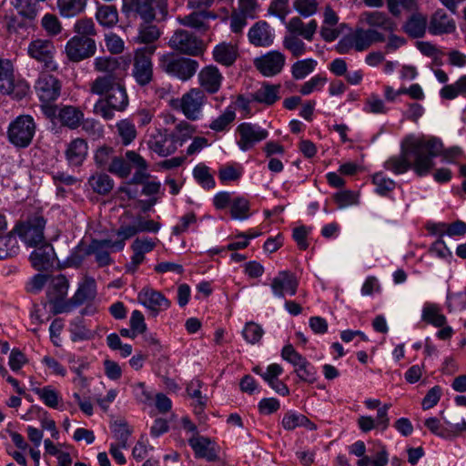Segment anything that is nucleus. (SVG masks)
I'll use <instances>...</instances> for the list:
<instances>
[{
  "label": "nucleus",
  "instance_id": "nucleus-1",
  "mask_svg": "<svg viewBox=\"0 0 466 466\" xmlns=\"http://www.w3.org/2000/svg\"><path fill=\"white\" fill-rule=\"evenodd\" d=\"M119 66L118 59L111 56H99L94 61L95 69L106 74L89 84V92L100 96L94 105L93 112L105 120L113 119L115 112L125 111L129 103L126 87L116 73Z\"/></svg>",
  "mask_w": 466,
  "mask_h": 466
},
{
  "label": "nucleus",
  "instance_id": "nucleus-2",
  "mask_svg": "<svg viewBox=\"0 0 466 466\" xmlns=\"http://www.w3.org/2000/svg\"><path fill=\"white\" fill-rule=\"evenodd\" d=\"M442 148L441 141L435 137L415 140L402 147L399 156L388 159L384 167L395 174H403L412 167L418 176L422 177L431 170L433 158L442 152Z\"/></svg>",
  "mask_w": 466,
  "mask_h": 466
},
{
  "label": "nucleus",
  "instance_id": "nucleus-3",
  "mask_svg": "<svg viewBox=\"0 0 466 466\" xmlns=\"http://www.w3.org/2000/svg\"><path fill=\"white\" fill-rule=\"evenodd\" d=\"M120 10L127 19L162 23L168 17V0H121Z\"/></svg>",
  "mask_w": 466,
  "mask_h": 466
},
{
  "label": "nucleus",
  "instance_id": "nucleus-4",
  "mask_svg": "<svg viewBox=\"0 0 466 466\" xmlns=\"http://www.w3.org/2000/svg\"><path fill=\"white\" fill-rule=\"evenodd\" d=\"M386 36L377 29L356 28L344 35L338 43L336 49L339 54H348L351 49L357 52L368 50L373 44L383 43Z\"/></svg>",
  "mask_w": 466,
  "mask_h": 466
},
{
  "label": "nucleus",
  "instance_id": "nucleus-5",
  "mask_svg": "<svg viewBox=\"0 0 466 466\" xmlns=\"http://www.w3.org/2000/svg\"><path fill=\"white\" fill-rule=\"evenodd\" d=\"M159 66L167 74L182 81L190 79L198 68V63L190 58L177 56L167 53L160 56Z\"/></svg>",
  "mask_w": 466,
  "mask_h": 466
},
{
  "label": "nucleus",
  "instance_id": "nucleus-6",
  "mask_svg": "<svg viewBox=\"0 0 466 466\" xmlns=\"http://www.w3.org/2000/svg\"><path fill=\"white\" fill-rule=\"evenodd\" d=\"M46 219L40 213L28 216L14 230L27 246H37L45 240Z\"/></svg>",
  "mask_w": 466,
  "mask_h": 466
},
{
  "label": "nucleus",
  "instance_id": "nucleus-7",
  "mask_svg": "<svg viewBox=\"0 0 466 466\" xmlns=\"http://www.w3.org/2000/svg\"><path fill=\"white\" fill-rule=\"evenodd\" d=\"M35 124L32 116L24 115L16 117L8 127L9 141L17 147H26L32 142Z\"/></svg>",
  "mask_w": 466,
  "mask_h": 466
},
{
  "label": "nucleus",
  "instance_id": "nucleus-8",
  "mask_svg": "<svg viewBox=\"0 0 466 466\" xmlns=\"http://www.w3.org/2000/svg\"><path fill=\"white\" fill-rule=\"evenodd\" d=\"M207 101V96L200 88H191L175 103L176 108H179L187 119L196 121L200 118L202 108Z\"/></svg>",
  "mask_w": 466,
  "mask_h": 466
},
{
  "label": "nucleus",
  "instance_id": "nucleus-9",
  "mask_svg": "<svg viewBox=\"0 0 466 466\" xmlns=\"http://www.w3.org/2000/svg\"><path fill=\"white\" fill-rule=\"evenodd\" d=\"M460 410H453L448 414L444 420L449 425H453L452 429L445 428L437 418H429L425 420V427L433 434L443 438L452 439L459 435L460 432L466 431V421L463 418H461L459 422Z\"/></svg>",
  "mask_w": 466,
  "mask_h": 466
},
{
  "label": "nucleus",
  "instance_id": "nucleus-10",
  "mask_svg": "<svg viewBox=\"0 0 466 466\" xmlns=\"http://www.w3.org/2000/svg\"><path fill=\"white\" fill-rule=\"evenodd\" d=\"M281 357L294 367V371L299 380L313 383L316 380V370L305 357L299 354L290 344L286 345L281 351Z\"/></svg>",
  "mask_w": 466,
  "mask_h": 466
},
{
  "label": "nucleus",
  "instance_id": "nucleus-11",
  "mask_svg": "<svg viewBox=\"0 0 466 466\" xmlns=\"http://www.w3.org/2000/svg\"><path fill=\"white\" fill-rule=\"evenodd\" d=\"M156 51V46H148L137 49L135 54L133 65V76L140 86L149 84L153 78L151 56Z\"/></svg>",
  "mask_w": 466,
  "mask_h": 466
},
{
  "label": "nucleus",
  "instance_id": "nucleus-12",
  "mask_svg": "<svg viewBox=\"0 0 466 466\" xmlns=\"http://www.w3.org/2000/svg\"><path fill=\"white\" fill-rule=\"evenodd\" d=\"M179 137L167 129H156L147 140L148 148L160 157H167L177 149Z\"/></svg>",
  "mask_w": 466,
  "mask_h": 466
},
{
  "label": "nucleus",
  "instance_id": "nucleus-13",
  "mask_svg": "<svg viewBox=\"0 0 466 466\" xmlns=\"http://www.w3.org/2000/svg\"><path fill=\"white\" fill-rule=\"evenodd\" d=\"M29 56L43 65L46 71H56L57 64L54 59L56 48L52 41L46 39H35L27 48Z\"/></svg>",
  "mask_w": 466,
  "mask_h": 466
},
{
  "label": "nucleus",
  "instance_id": "nucleus-14",
  "mask_svg": "<svg viewBox=\"0 0 466 466\" xmlns=\"http://www.w3.org/2000/svg\"><path fill=\"white\" fill-rule=\"evenodd\" d=\"M66 54L72 62H80L93 56L96 45L93 38L86 35H75L66 45Z\"/></svg>",
  "mask_w": 466,
  "mask_h": 466
},
{
  "label": "nucleus",
  "instance_id": "nucleus-15",
  "mask_svg": "<svg viewBox=\"0 0 466 466\" xmlns=\"http://www.w3.org/2000/svg\"><path fill=\"white\" fill-rule=\"evenodd\" d=\"M168 45L172 49L189 56H198L204 49L203 42L184 29L176 30L170 37Z\"/></svg>",
  "mask_w": 466,
  "mask_h": 466
},
{
  "label": "nucleus",
  "instance_id": "nucleus-16",
  "mask_svg": "<svg viewBox=\"0 0 466 466\" xmlns=\"http://www.w3.org/2000/svg\"><path fill=\"white\" fill-rule=\"evenodd\" d=\"M255 68L266 77L280 74L286 64V56L278 50L268 51L253 61Z\"/></svg>",
  "mask_w": 466,
  "mask_h": 466
},
{
  "label": "nucleus",
  "instance_id": "nucleus-17",
  "mask_svg": "<svg viewBox=\"0 0 466 466\" xmlns=\"http://www.w3.org/2000/svg\"><path fill=\"white\" fill-rule=\"evenodd\" d=\"M96 295V285L93 278L86 277L79 284L74 296L65 303H60L57 307L58 312H69L73 309L84 304L86 301L93 300Z\"/></svg>",
  "mask_w": 466,
  "mask_h": 466
},
{
  "label": "nucleus",
  "instance_id": "nucleus-18",
  "mask_svg": "<svg viewBox=\"0 0 466 466\" xmlns=\"http://www.w3.org/2000/svg\"><path fill=\"white\" fill-rule=\"evenodd\" d=\"M35 88L42 103H50L59 97L61 82L52 75L42 73L35 83Z\"/></svg>",
  "mask_w": 466,
  "mask_h": 466
},
{
  "label": "nucleus",
  "instance_id": "nucleus-19",
  "mask_svg": "<svg viewBox=\"0 0 466 466\" xmlns=\"http://www.w3.org/2000/svg\"><path fill=\"white\" fill-rule=\"evenodd\" d=\"M270 286L276 297L284 298L286 295L294 296L296 294L299 281L292 272L283 270L273 278Z\"/></svg>",
  "mask_w": 466,
  "mask_h": 466
},
{
  "label": "nucleus",
  "instance_id": "nucleus-20",
  "mask_svg": "<svg viewBox=\"0 0 466 466\" xmlns=\"http://www.w3.org/2000/svg\"><path fill=\"white\" fill-rule=\"evenodd\" d=\"M240 139L238 142L241 150L250 149L257 142L264 140L268 137V131L250 123H242L238 127Z\"/></svg>",
  "mask_w": 466,
  "mask_h": 466
},
{
  "label": "nucleus",
  "instance_id": "nucleus-21",
  "mask_svg": "<svg viewBox=\"0 0 466 466\" xmlns=\"http://www.w3.org/2000/svg\"><path fill=\"white\" fill-rule=\"evenodd\" d=\"M249 43L256 47H268L274 42L270 25L263 20L256 22L248 32Z\"/></svg>",
  "mask_w": 466,
  "mask_h": 466
},
{
  "label": "nucleus",
  "instance_id": "nucleus-22",
  "mask_svg": "<svg viewBox=\"0 0 466 466\" xmlns=\"http://www.w3.org/2000/svg\"><path fill=\"white\" fill-rule=\"evenodd\" d=\"M216 18L217 15L214 12L208 10H196L183 17H178L177 21L181 25L204 33L209 29V20Z\"/></svg>",
  "mask_w": 466,
  "mask_h": 466
},
{
  "label": "nucleus",
  "instance_id": "nucleus-23",
  "mask_svg": "<svg viewBox=\"0 0 466 466\" xmlns=\"http://www.w3.org/2000/svg\"><path fill=\"white\" fill-rule=\"evenodd\" d=\"M139 301L147 307L154 316L159 311L169 308V300L159 291L144 289L138 293Z\"/></svg>",
  "mask_w": 466,
  "mask_h": 466
},
{
  "label": "nucleus",
  "instance_id": "nucleus-24",
  "mask_svg": "<svg viewBox=\"0 0 466 466\" xmlns=\"http://www.w3.org/2000/svg\"><path fill=\"white\" fill-rule=\"evenodd\" d=\"M35 248L30 256L32 266L36 270H45L53 266L55 252L51 244L45 240L34 246Z\"/></svg>",
  "mask_w": 466,
  "mask_h": 466
},
{
  "label": "nucleus",
  "instance_id": "nucleus-25",
  "mask_svg": "<svg viewBox=\"0 0 466 466\" xmlns=\"http://www.w3.org/2000/svg\"><path fill=\"white\" fill-rule=\"evenodd\" d=\"M360 21L371 29L380 28L390 33L397 29L396 22L380 11L364 12L360 15Z\"/></svg>",
  "mask_w": 466,
  "mask_h": 466
},
{
  "label": "nucleus",
  "instance_id": "nucleus-26",
  "mask_svg": "<svg viewBox=\"0 0 466 466\" xmlns=\"http://www.w3.org/2000/svg\"><path fill=\"white\" fill-rule=\"evenodd\" d=\"M18 243L13 231L7 230L5 216L0 215V259L15 256L18 251Z\"/></svg>",
  "mask_w": 466,
  "mask_h": 466
},
{
  "label": "nucleus",
  "instance_id": "nucleus-27",
  "mask_svg": "<svg viewBox=\"0 0 466 466\" xmlns=\"http://www.w3.org/2000/svg\"><path fill=\"white\" fill-rule=\"evenodd\" d=\"M223 80V76L217 66H208L202 68L198 74V81L203 91L208 94H216Z\"/></svg>",
  "mask_w": 466,
  "mask_h": 466
},
{
  "label": "nucleus",
  "instance_id": "nucleus-28",
  "mask_svg": "<svg viewBox=\"0 0 466 466\" xmlns=\"http://www.w3.org/2000/svg\"><path fill=\"white\" fill-rule=\"evenodd\" d=\"M69 288V282L66 276L59 274L52 278L51 282L48 287L47 296L49 301L54 304L55 312L59 313L57 311V307L60 303H65L66 300H64L66 298Z\"/></svg>",
  "mask_w": 466,
  "mask_h": 466
},
{
  "label": "nucleus",
  "instance_id": "nucleus-29",
  "mask_svg": "<svg viewBox=\"0 0 466 466\" xmlns=\"http://www.w3.org/2000/svg\"><path fill=\"white\" fill-rule=\"evenodd\" d=\"M289 35L301 36L308 41H311L318 28L316 20H310L308 24H304L299 16L292 17L286 25Z\"/></svg>",
  "mask_w": 466,
  "mask_h": 466
},
{
  "label": "nucleus",
  "instance_id": "nucleus-30",
  "mask_svg": "<svg viewBox=\"0 0 466 466\" xmlns=\"http://www.w3.org/2000/svg\"><path fill=\"white\" fill-rule=\"evenodd\" d=\"M456 28L455 22L449 17L447 13L442 10H437L431 16L429 30L433 35L450 34Z\"/></svg>",
  "mask_w": 466,
  "mask_h": 466
},
{
  "label": "nucleus",
  "instance_id": "nucleus-31",
  "mask_svg": "<svg viewBox=\"0 0 466 466\" xmlns=\"http://www.w3.org/2000/svg\"><path fill=\"white\" fill-rule=\"evenodd\" d=\"M427 25V15L416 12L408 17L402 25V30L405 34L412 38H420L426 33Z\"/></svg>",
  "mask_w": 466,
  "mask_h": 466
},
{
  "label": "nucleus",
  "instance_id": "nucleus-32",
  "mask_svg": "<svg viewBox=\"0 0 466 466\" xmlns=\"http://www.w3.org/2000/svg\"><path fill=\"white\" fill-rule=\"evenodd\" d=\"M188 442L197 457L204 458L208 461H215L218 459L215 445L209 439L197 436L189 439Z\"/></svg>",
  "mask_w": 466,
  "mask_h": 466
},
{
  "label": "nucleus",
  "instance_id": "nucleus-33",
  "mask_svg": "<svg viewBox=\"0 0 466 466\" xmlns=\"http://www.w3.org/2000/svg\"><path fill=\"white\" fill-rule=\"evenodd\" d=\"M280 85L264 82L261 86L251 94V98L260 104L271 106L279 99Z\"/></svg>",
  "mask_w": 466,
  "mask_h": 466
},
{
  "label": "nucleus",
  "instance_id": "nucleus-34",
  "mask_svg": "<svg viewBox=\"0 0 466 466\" xmlns=\"http://www.w3.org/2000/svg\"><path fill=\"white\" fill-rule=\"evenodd\" d=\"M15 89L14 66L10 60L0 57V93L10 95Z\"/></svg>",
  "mask_w": 466,
  "mask_h": 466
},
{
  "label": "nucleus",
  "instance_id": "nucleus-35",
  "mask_svg": "<svg viewBox=\"0 0 466 466\" xmlns=\"http://www.w3.org/2000/svg\"><path fill=\"white\" fill-rule=\"evenodd\" d=\"M238 56L236 45L221 43L215 46L213 56L216 62L226 66H232Z\"/></svg>",
  "mask_w": 466,
  "mask_h": 466
},
{
  "label": "nucleus",
  "instance_id": "nucleus-36",
  "mask_svg": "<svg viewBox=\"0 0 466 466\" xmlns=\"http://www.w3.org/2000/svg\"><path fill=\"white\" fill-rule=\"evenodd\" d=\"M87 154V144L82 138H76L71 141L66 150L68 162L73 166H79L83 163Z\"/></svg>",
  "mask_w": 466,
  "mask_h": 466
},
{
  "label": "nucleus",
  "instance_id": "nucleus-37",
  "mask_svg": "<svg viewBox=\"0 0 466 466\" xmlns=\"http://www.w3.org/2000/svg\"><path fill=\"white\" fill-rule=\"evenodd\" d=\"M57 116L63 126L67 127L70 129H75L80 126L84 114L77 107L73 106H65L60 108Z\"/></svg>",
  "mask_w": 466,
  "mask_h": 466
},
{
  "label": "nucleus",
  "instance_id": "nucleus-38",
  "mask_svg": "<svg viewBox=\"0 0 466 466\" xmlns=\"http://www.w3.org/2000/svg\"><path fill=\"white\" fill-rule=\"evenodd\" d=\"M421 319L428 324L441 328L446 324V317L441 312L438 305L427 303L422 309Z\"/></svg>",
  "mask_w": 466,
  "mask_h": 466
},
{
  "label": "nucleus",
  "instance_id": "nucleus-39",
  "mask_svg": "<svg viewBox=\"0 0 466 466\" xmlns=\"http://www.w3.org/2000/svg\"><path fill=\"white\" fill-rule=\"evenodd\" d=\"M86 2L87 0H57L56 6L61 16L73 17L85 10Z\"/></svg>",
  "mask_w": 466,
  "mask_h": 466
},
{
  "label": "nucleus",
  "instance_id": "nucleus-40",
  "mask_svg": "<svg viewBox=\"0 0 466 466\" xmlns=\"http://www.w3.org/2000/svg\"><path fill=\"white\" fill-rule=\"evenodd\" d=\"M88 184L94 192L99 195L108 194L114 187L113 179L105 173H96L88 179Z\"/></svg>",
  "mask_w": 466,
  "mask_h": 466
},
{
  "label": "nucleus",
  "instance_id": "nucleus-41",
  "mask_svg": "<svg viewBox=\"0 0 466 466\" xmlns=\"http://www.w3.org/2000/svg\"><path fill=\"white\" fill-rule=\"evenodd\" d=\"M97 22L105 27H112L118 22V12L115 5H101L96 12Z\"/></svg>",
  "mask_w": 466,
  "mask_h": 466
},
{
  "label": "nucleus",
  "instance_id": "nucleus-42",
  "mask_svg": "<svg viewBox=\"0 0 466 466\" xmlns=\"http://www.w3.org/2000/svg\"><path fill=\"white\" fill-rule=\"evenodd\" d=\"M116 133L123 145L127 146L137 137V129L131 120L125 118L116 124Z\"/></svg>",
  "mask_w": 466,
  "mask_h": 466
},
{
  "label": "nucleus",
  "instance_id": "nucleus-43",
  "mask_svg": "<svg viewBox=\"0 0 466 466\" xmlns=\"http://www.w3.org/2000/svg\"><path fill=\"white\" fill-rule=\"evenodd\" d=\"M160 35V30L156 25L144 23L138 28L137 41L140 44L150 45L156 42Z\"/></svg>",
  "mask_w": 466,
  "mask_h": 466
},
{
  "label": "nucleus",
  "instance_id": "nucleus-44",
  "mask_svg": "<svg viewBox=\"0 0 466 466\" xmlns=\"http://www.w3.org/2000/svg\"><path fill=\"white\" fill-rule=\"evenodd\" d=\"M202 382L199 380H192L187 386V392L188 396L197 400L195 404V412L202 413L207 403V398L202 396L201 389Z\"/></svg>",
  "mask_w": 466,
  "mask_h": 466
},
{
  "label": "nucleus",
  "instance_id": "nucleus-45",
  "mask_svg": "<svg viewBox=\"0 0 466 466\" xmlns=\"http://www.w3.org/2000/svg\"><path fill=\"white\" fill-rule=\"evenodd\" d=\"M317 61L312 58L299 60L291 66V75L294 79H303L314 71Z\"/></svg>",
  "mask_w": 466,
  "mask_h": 466
},
{
  "label": "nucleus",
  "instance_id": "nucleus-46",
  "mask_svg": "<svg viewBox=\"0 0 466 466\" xmlns=\"http://www.w3.org/2000/svg\"><path fill=\"white\" fill-rule=\"evenodd\" d=\"M283 46L294 57L302 56L307 52L305 43L295 35H286L283 38Z\"/></svg>",
  "mask_w": 466,
  "mask_h": 466
},
{
  "label": "nucleus",
  "instance_id": "nucleus-47",
  "mask_svg": "<svg viewBox=\"0 0 466 466\" xmlns=\"http://www.w3.org/2000/svg\"><path fill=\"white\" fill-rule=\"evenodd\" d=\"M99 243H90L86 249V255H95L96 261L99 267H106L112 264L113 260L109 251L99 247Z\"/></svg>",
  "mask_w": 466,
  "mask_h": 466
},
{
  "label": "nucleus",
  "instance_id": "nucleus-48",
  "mask_svg": "<svg viewBox=\"0 0 466 466\" xmlns=\"http://www.w3.org/2000/svg\"><path fill=\"white\" fill-rule=\"evenodd\" d=\"M33 390L47 407L53 409L57 408L60 397L58 392L53 387L46 386L44 388H35Z\"/></svg>",
  "mask_w": 466,
  "mask_h": 466
},
{
  "label": "nucleus",
  "instance_id": "nucleus-49",
  "mask_svg": "<svg viewBox=\"0 0 466 466\" xmlns=\"http://www.w3.org/2000/svg\"><path fill=\"white\" fill-rule=\"evenodd\" d=\"M235 117V110L231 107H228L223 114L210 123L209 128L217 132L223 131L234 121Z\"/></svg>",
  "mask_w": 466,
  "mask_h": 466
},
{
  "label": "nucleus",
  "instance_id": "nucleus-50",
  "mask_svg": "<svg viewBox=\"0 0 466 466\" xmlns=\"http://www.w3.org/2000/svg\"><path fill=\"white\" fill-rule=\"evenodd\" d=\"M114 437L117 440L118 445L121 448H127V440L131 434L128 425L124 420L115 421L112 424Z\"/></svg>",
  "mask_w": 466,
  "mask_h": 466
},
{
  "label": "nucleus",
  "instance_id": "nucleus-51",
  "mask_svg": "<svg viewBox=\"0 0 466 466\" xmlns=\"http://www.w3.org/2000/svg\"><path fill=\"white\" fill-rule=\"evenodd\" d=\"M36 0H15V8L23 16L32 20L36 16L37 5Z\"/></svg>",
  "mask_w": 466,
  "mask_h": 466
},
{
  "label": "nucleus",
  "instance_id": "nucleus-52",
  "mask_svg": "<svg viewBox=\"0 0 466 466\" xmlns=\"http://www.w3.org/2000/svg\"><path fill=\"white\" fill-rule=\"evenodd\" d=\"M108 171L119 177L126 178L131 173V166L127 162V159L114 157L108 167Z\"/></svg>",
  "mask_w": 466,
  "mask_h": 466
},
{
  "label": "nucleus",
  "instance_id": "nucleus-53",
  "mask_svg": "<svg viewBox=\"0 0 466 466\" xmlns=\"http://www.w3.org/2000/svg\"><path fill=\"white\" fill-rule=\"evenodd\" d=\"M386 2L390 13L396 17L401 14L400 7L408 11H412L417 7L415 0H386Z\"/></svg>",
  "mask_w": 466,
  "mask_h": 466
},
{
  "label": "nucleus",
  "instance_id": "nucleus-54",
  "mask_svg": "<svg viewBox=\"0 0 466 466\" xmlns=\"http://www.w3.org/2000/svg\"><path fill=\"white\" fill-rule=\"evenodd\" d=\"M193 174L194 177L202 185L203 187L209 189L215 187V180L209 173L208 167L197 166L194 168Z\"/></svg>",
  "mask_w": 466,
  "mask_h": 466
},
{
  "label": "nucleus",
  "instance_id": "nucleus-55",
  "mask_svg": "<svg viewBox=\"0 0 466 466\" xmlns=\"http://www.w3.org/2000/svg\"><path fill=\"white\" fill-rule=\"evenodd\" d=\"M317 0H296L293 4L295 10L302 16L313 15L318 10Z\"/></svg>",
  "mask_w": 466,
  "mask_h": 466
},
{
  "label": "nucleus",
  "instance_id": "nucleus-56",
  "mask_svg": "<svg viewBox=\"0 0 466 466\" xmlns=\"http://www.w3.org/2000/svg\"><path fill=\"white\" fill-rule=\"evenodd\" d=\"M364 110L371 114H386L388 111L383 100L375 94L366 99Z\"/></svg>",
  "mask_w": 466,
  "mask_h": 466
},
{
  "label": "nucleus",
  "instance_id": "nucleus-57",
  "mask_svg": "<svg viewBox=\"0 0 466 466\" xmlns=\"http://www.w3.org/2000/svg\"><path fill=\"white\" fill-rule=\"evenodd\" d=\"M263 333L262 328L254 322L247 323L242 331L245 339L251 344L258 342Z\"/></svg>",
  "mask_w": 466,
  "mask_h": 466
},
{
  "label": "nucleus",
  "instance_id": "nucleus-58",
  "mask_svg": "<svg viewBox=\"0 0 466 466\" xmlns=\"http://www.w3.org/2000/svg\"><path fill=\"white\" fill-rule=\"evenodd\" d=\"M41 25L47 34L51 35H58L62 30L60 21L53 14H46L42 18Z\"/></svg>",
  "mask_w": 466,
  "mask_h": 466
},
{
  "label": "nucleus",
  "instance_id": "nucleus-59",
  "mask_svg": "<svg viewBox=\"0 0 466 466\" xmlns=\"http://www.w3.org/2000/svg\"><path fill=\"white\" fill-rule=\"evenodd\" d=\"M74 30L77 35H86L90 37L96 35L95 24L91 18H82L76 22Z\"/></svg>",
  "mask_w": 466,
  "mask_h": 466
},
{
  "label": "nucleus",
  "instance_id": "nucleus-60",
  "mask_svg": "<svg viewBox=\"0 0 466 466\" xmlns=\"http://www.w3.org/2000/svg\"><path fill=\"white\" fill-rule=\"evenodd\" d=\"M248 201L244 198H238L231 205L230 213L233 218L244 219L248 218Z\"/></svg>",
  "mask_w": 466,
  "mask_h": 466
},
{
  "label": "nucleus",
  "instance_id": "nucleus-61",
  "mask_svg": "<svg viewBox=\"0 0 466 466\" xmlns=\"http://www.w3.org/2000/svg\"><path fill=\"white\" fill-rule=\"evenodd\" d=\"M258 5L256 0H238L237 14L246 18H255Z\"/></svg>",
  "mask_w": 466,
  "mask_h": 466
},
{
  "label": "nucleus",
  "instance_id": "nucleus-62",
  "mask_svg": "<svg viewBox=\"0 0 466 466\" xmlns=\"http://www.w3.org/2000/svg\"><path fill=\"white\" fill-rule=\"evenodd\" d=\"M82 129L90 137L96 138L102 136L103 127L100 123L93 118H86L80 122Z\"/></svg>",
  "mask_w": 466,
  "mask_h": 466
},
{
  "label": "nucleus",
  "instance_id": "nucleus-63",
  "mask_svg": "<svg viewBox=\"0 0 466 466\" xmlns=\"http://www.w3.org/2000/svg\"><path fill=\"white\" fill-rule=\"evenodd\" d=\"M326 83L327 78L325 76L317 75L301 86L300 93L304 96L309 95L315 90L320 89Z\"/></svg>",
  "mask_w": 466,
  "mask_h": 466
},
{
  "label": "nucleus",
  "instance_id": "nucleus-64",
  "mask_svg": "<svg viewBox=\"0 0 466 466\" xmlns=\"http://www.w3.org/2000/svg\"><path fill=\"white\" fill-rule=\"evenodd\" d=\"M303 414L296 413L293 411L287 412L282 419V427L287 431H293L300 427L303 420Z\"/></svg>",
  "mask_w": 466,
  "mask_h": 466
}]
</instances>
